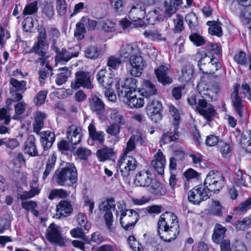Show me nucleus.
Segmentation results:
<instances>
[{"label":"nucleus","mask_w":251,"mask_h":251,"mask_svg":"<svg viewBox=\"0 0 251 251\" xmlns=\"http://www.w3.org/2000/svg\"><path fill=\"white\" fill-rule=\"evenodd\" d=\"M190 41L197 46H201L205 43L204 38L197 33H193L189 36Z\"/></svg>","instance_id":"bf43d9fd"},{"label":"nucleus","mask_w":251,"mask_h":251,"mask_svg":"<svg viewBox=\"0 0 251 251\" xmlns=\"http://www.w3.org/2000/svg\"><path fill=\"white\" fill-rule=\"evenodd\" d=\"M178 136L179 134L177 127L175 126L173 135H172L171 133L168 132L163 134L160 140L161 144L162 145V144H165L169 143L172 141H174L175 140L178 139Z\"/></svg>","instance_id":"79ce46f5"},{"label":"nucleus","mask_w":251,"mask_h":251,"mask_svg":"<svg viewBox=\"0 0 251 251\" xmlns=\"http://www.w3.org/2000/svg\"><path fill=\"white\" fill-rule=\"evenodd\" d=\"M146 109L147 115L152 121L156 123L161 120V102L157 100H151L147 103Z\"/></svg>","instance_id":"2eb2a0df"},{"label":"nucleus","mask_w":251,"mask_h":251,"mask_svg":"<svg viewBox=\"0 0 251 251\" xmlns=\"http://www.w3.org/2000/svg\"><path fill=\"white\" fill-rule=\"evenodd\" d=\"M161 12L160 8H158L152 11L149 12L147 14V17H148V20H150L151 22L162 21L163 18Z\"/></svg>","instance_id":"8fccbe9b"},{"label":"nucleus","mask_w":251,"mask_h":251,"mask_svg":"<svg viewBox=\"0 0 251 251\" xmlns=\"http://www.w3.org/2000/svg\"><path fill=\"white\" fill-rule=\"evenodd\" d=\"M121 126L117 124H111L106 129L107 134L116 138L115 144L119 141L118 135L120 132Z\"/></svg>","instance_id":"c03bdc74"},{"label":"nucleus","mask_w":251,"mask_h":251,"mask_svg":"<svg viewBox=\"0 0 251 251\" xmlns=\"http://www.w3.org/2000/svg\"><path fill=\"white\" fill-rule=\"evenodd\" d=\"M71 86L75 89L80 87L92 89L93 85L92 84L90 74L82 71L77 72L75 73V80L72 82Z\"/></svg>","instance_id":"9b49d317"},{"label":"nucleus","mask_w":251,"mask_h":251,"mask_svg":"<svg viewBox=\"0 0 251 251\" xmlns=\"http://www.w3.org/2000/svg\"><path fill=\"white\" fill-rule=\"evenodd\" d=\"M168 71L169 68L163 65L160 66L155 71L158 81L163 85L170 84L173 82L172 78L168 75Z\"/></svg>","instance_id":"4be33fe9"},{"label":"nucleus","mask_w":251,"mask_h":251,"mask_svg":"<svg viewBox=\"0 0 251 251\" xmlns=\"http://www.w3.org/2000/svg\"><path fill=\"white\" fill-rule=\"evenodd\" d=\"M86 28L84 24L81 19L76 24V28L75 30V37L78 40H80L84 38L86 33Z\"/></svg>","instance_id":"de8ad7c7"},{"label":"nucleus","mask_w":251,"mask_h":251,"mask_svg":"<svg viewBox=\"0 0 251 251\" xmlns=\"http://www.w3.org/2000/svg\"><path fill=\"white\" fill-rule=\"evenodd\" d=\"M174 32L175 33L181 32L184 28L183 17L180 15H177L176 19L174 20Z\"/></svg>","instance_id":"052dcab7"},{"label":"nucleus","mask_w":251,"mask_h":251,"mask_svg":"<svg viewBox=\"0 0 251 251\" xmlns=\"http://www.w3.org/2000/svg\"><path fill=\"white\" fill-rule=\"evenodd\" d=\"M177 9V7L176 6H175V5H174V4L170 1H165L164 2L163 8L161 9L160 8L163 18H169L172 15L176 12Z\"/></svg>","instance_id":"2f4dec72"},{"label":"nucleus","mask_w":251,"mask_h":251,"mask_svg":"<svg viewBox=\"0 0 251 251\" xmlns=\"http://www.w3.org/2000/svg\"><path fill=\"white\" fill-rule=\"evenodd\" d=\"M234 60L237 64L243 66L246 65L248 62L246 53L242 51L234 55Z\"/></svg>","instance_id":"680f3d73"},{"label":"nucleus","mask_w":251,"mask_h":251,"mask_svg":"<svg viewBox=\"0 0 251 251\" xmlns=\"http://www.w3.org/2000/svg\"><path fill=\"white\" fill-rule=\"evenodd\" d=\"M90 138L96 144H103L105 140V134L103 131H97L95 126L93 123L88 126Z\"/></svg>","instance_id":"393cba45"},{"label":"nucleus","mask_w":251,"mask_h":251,"mask_svg":"<svg viewBox=\"0 0 251 251\" xmlns=\"http://www.w3.org/2000/svg\"><path fill=\"white\" fill-rule=\"evenodd\" d=\"M239 84H237L234 88V92L231 96V101L232 105L235 112L242 117L243 114L244 105L241 99L238 95Z\"/></svg>","instance_id":"412c9836"},{"label":"nucleus","mask_w":251,"mask_h":251,"mask_svg":"<svg viewBox=\"0 0 251 251\" xmlns=\"http://www.w3.org/2000/svg\"><path fill=\"white\" fill-rule=\"evenodd\" d=\"M139 214L133 209L126 210V212L120 214V222L122 227L128 230L133 227L138 221Z\"/></svg>","instance_id":"9d476101"},{"label":"nucleus","mask_w":251,"mask_h":251,"mask_svg":"<svg viewBox=\"0 0 251 251\" xmlns=\"http://www.w3.org/2000/svg\"><path fill=\"white\" fill-rule=\"evenodd\" d=\"M106 69H101L97 75V79L99 83L105 89H110L114 82L113 74L110 73L108 75H106Z\"/></svg>","instance_id":"aec40b11"},{"label":"nucleus","mask_w":251,"mask_h":251,"mask_svg":"<svg viewBox=\"0 0 251 251\" xmlns=\"http://www.w3.org/2000/svg\"><path fill=\"white\" fill-rule=\"evenodd\" d=\"M48 46L46 44V42L39 41L34 43L32 48V51L35 52L42 57H44L46 54V50Z\"/></svg>","instance_id":"ea45409f"},{"label":"nucleus","mask_w":251,"mask_h":251,"mask_svg":"<svg viewBox=\"0 0 251 251\" xmlns=\"http://www.w3.org/2000/svg\"><path fill=\"white\" fill-rule=\"evenodd\" d=\"M169 111L174 120V126L177 127L180 120V114L178 110L173 105L169 106Z\"/></svg>","instance_id":"0e129e2a"},{"label":"nucleus","mask_w":251,"mask_h":251,"mask_svg":"<svg viewBox=\"0 0 251 251\" xmlns=\"http://www.w3.org/2000/svg\"><path fill=\"white\" fill-rule=\"evenodd\" d=\"M78 224L81 226H84V229L89 230L91 226V223L86 220V217L82 213H78L76 217Z\"/></svg>","instance_id":"6e6d98bb"},{"label":"nucleus","mask_w":251,"mask_h":251,"mask_svg":"<svg viewBox=\"0 0 251 251\" xmlns=\"http://www.w3.org/2000/svg\"><path fill=\"white\" fill-rule=\"evenodd\" d=\"M0 145L4 144L6 147L11 150H13L19 146V142L15 138L0 139Z\"/></svg>","instance_id":"5fc2aeb1"},{"label":"nucleus","mask_w":251,"mask_h":251,"mask_svg":"<svg viewBox=\"0 0 251 251\" xmlns=\"http://www.w3.org/2000/svg\"><path fill=\"white\" fill-rule=\"evenodd\" d=\"M46 118V114L41 112H37L35 114V121L34 123V131L38 133L44 126V120Z\"/></svg>","instance_id":"58836bf2"},{"label":"nucleus","mask_w":251,"mask_h":251,"mask_svg":"<svg viewBox=\"0 0 251 251\" xmlns=\"http://www.w3.org/2000/svg\"><path fill=\"white\" fill-rule=\"evenodd\" d=\"M153 181L151 174L149 171H142L136 176L134 183L140 187H149Z\"/></svg>","instance_id":"6ab92c4d"},{"label":"nucleus","mask_w":251,"mask_h":251,"mask_svg":"<svg viewBox=\"0 0 251 251\" xmlns=\"http://www.w3.org/2000/svg\"><path fill=\"white\" fill-rule=\"evenodd\" d=\"M58 71L63 72L57 75L55 82L57 85H61L66 82L68 78L71 76V73L66 67L59 68Z\"/></svg>","instance_id":"4c0bfd02"},{"label":"nucleus","mask_w":251,"mask_h":251,"mask_svg":"<svg viewBox=\"0 0 251 251\" xmlns=\"http://www.w3.org/2000/svg\"><path fill=\"white\" fill-rule=\"evenodd\" d=\"M115 206V201L113 198L106 199L99 205L100 210L105 212L103 218L105 224L110 232L114 231V227H113V216L111 210L112 208L114 209Z\"/></svg>","instance_id":"20e7f679"},{"label":"nucleus","mask_w":251,"mask_h":251,"mask_svg":"<svg viewBox=\"0 0 251 251\" xmlns=\"http://www.w3.org/2000/svg\"><path fill=\"white\" fill-rule=\"evenodd\" d=\"M67 137L72 146L78 144L81 140V128L75 125L71 126L67 129Z\"/></svg>","instance_id":"a211bd4d"},{"label":"nucleus","mask_w":251,"mask_h":251,"mask_svg":"<svg viewBox=\"0 0 251 251\" xmlns=\"http://www.w3.org/2000/svg\"><path fill=\"white\" fill-rule=\"evenodd\" d=\"M195 110L208 122L211 121L217 114L213 105L208 103L206 100L203 99L198 100Z\"/></svg>","instance_id":"1a4fd4ad"},{"label":"nucleus","mask_w":251,"mask_h":251,"mask_svg":"<svg viewBox=\"0 0 251 251\" xmlns=\"http://www.w3.org/2000/svg\"><path fill=\"white\" fill-rule=\"evenodd\" d=\"M90 109L97 114L101 115L104 110V104L98 97L94 96L90 101Z\"/></svg>","instance_id":"c85d7f7f"},{"label":"nucleus","mask_w":251,"mask_h":251,"mask_svg":"<svg viewBox=\"0 0 251 251\" xmlns=\"http://www.w3.org/2000/svg\"><path fill=\"white\" fill-rule=\"evenodd\" d=\"M197 89L202 97L211 100H216L217 95L220 91L217 85L208 84L204 82L199 83L197 86Z\"/></svg>","instance_id":"ddd939ff"},{"label":"nucleus","mask_w":251,"mask_h":251,"mask_svg":"<svg viewBox=\"0 0 251 251\" xmlns=\"http://www.w3.org/2000/svg\"><path fill=\"white\" fill-rule=\"evenodd\" d=\"M69 194L63 189H54L50 191L48 198L51 200L56 198L64 199L67 197Z\"/></svg>","instance_id":"49530a36"},{"label":"nucleus","mask_w":251,"mask_h":251,"mask_svg":"<svg viewBox=\"0 0 251 251\" xmlns=\"http://www.w3.org/2000/svg\"><path fill=\"white\" fill-rule=\"evenodd\" d=\"M146 15L145 3L139 2L132 5L129 12V18L134 23L136 27L143 26L145 23L143 20Z\"/></svg>","instance_id":"423d86ee"},{"label":"nucleus","mask_w":251,"mask_h":251,"mask_svg":"<svg viewBox=\"0 0 251 251\" xmlns=\"http://www.w3.org/2000/svg\"><path fill=\"white\" fill-rule=\"evenodd\" d=\"M110 118L119 125H123L125 123L124 116L116 109L111 110Z\"/></svg>","instance_id":"603ef678"},{"label":"nucleus","mask_w":251,"mask_h":251,"mask_svg":"<svg viewBox=\"0 0 251 251\" xmlns=\"http://www.w3.org/2000/svg\"><path fill=\"white\" fill-rule=\"evenodd\" d=\"M10 84L11 85L10 87L11 91L23 92L26 89V83L24 80L19 81L12 78L10 79Z\"/></svg>","instance_id":"a19ab883"},{"label":"nucleus","mask_w":251,"mask_h":251,"mask_svg":"<svg viewBox=\"0 0 251 251\" xmlns=\"http://www.w3.org/2000/svg\"><path fill=\"white\" fill-rule=\"evenodd\" d=\"M85 56L91 59H97L100 55V50L94 46L88 47L85 51Z\"/></svg>","instance_id":"3c124183"},{"label":"nucleus","mask_w":251,"mask_h":251,"mask_svg":"<svg viewBox=\"0 0 251 251\" xmlns=\"http://www.w3.org/2000/svg\"><path fill=\"white\" fill-rule=\"evenodd\" d=\"M139 51L137 43H133L123 46L120 50L121 57L127 58L129 55L136 54Z\"/></svg>","instance_id":"cd10ccee"},{"label":"nucleus","mask_w":251,"mask_h":251,"mask_svg":"<svg viewBox=\"0 0 251 251\" xmlns=\"http://www.w3.org/2000/svg\"><path fill=\"white\" fill-rule=\"evenodd\" d=\"M226 231V229L225 227L220 224H216L212 235L213 241L217 244L220 243L224 238Z\"/></svg>","instance_id":"7c9ffc66"},{"label":"nucleus","mask_w":251,"mask_h":251,"mask_svg":"<svg viewBox=\"0 0 251 251\" xmlns=\"http://www.w3.org/2000/svg\"><path fill=\"white\" fill-rule=\"evenodd\" d=\"M209 191L203 185L195 186L188 192V199L194 204H199L203 201H206L210 196Z\"/></svg>","instance_id":"0eeeda50"},{"label":"nucleus","mask_w":251,"mask_h":251,"mask_svg":"<svg viewBox=\"0 0 251 251\" xmlns=\"http://www.w3.org/2000/svg\"><path fill=\"white\" fill-rule=\"evenodd\" d=\"M35 138L33 135H30L25 143L24 151L31 156L38 155L37 149L35 143Z\"/></svg>","instance_id":"bb28decb"},{"label":"nucleus","mask_w":251,"mask_h":251,"mask_svg":"<svg viewBox=\"0 0 251 251\" xmlns=\"http://www.w3.org/2000/svg\"><path fill=\"white\" fill-rule=\"evenodd\" d=\"M198 65L200 69L206 73H213L221 68V64L216 58H211L207 55L201 58L198 62Z\"/></svg>","instance_id":"f8f14e48"},{"label":"nucleus","mask_w":251,"mask_h":251,"mask_svg":"<svg viewBox=\"0 0 251 251\" xmlns=\"http://www.w3.org/2000/svg\"><path fill=\"white\" fill-rule=\"evenodd\" d=\"M158 234L165 242H170L176 239L179 233V225L176 216L173 213H162L157 223Z\"/></svg>","instance_id":"f257e3e1"},{"label":"nucleus","mask_w":251,"mask_h":251,"mask_svg":"<svg viewBox=\"0 0 251 251\" xmlns=\"http://www.w3.org/2000/svg\"><path fill=\"white\" fill-rule=\"evenodd\" d=\"M241 16L247 23L251 22V5L247 6L241 13Z\"/></svg>","instance_id":"774afa93"},{"label":"nucleus","mask_w":251,"mask_h":251,"mask_svg":"<svg viewBox=\"0 0 251 251\" xmlns=\"http://www.w3.org/2000/svg\"><path fill=\"white\" fill-rule=\"evenodd\" d=\"M97 156L101 162L112 160L116 155L117 151L107 146L100 149L97 151Z\"/></svg>","instance_id":"b1692460"},{"label":"nucleus","mask_w":251,"mask_h":251,"mask_svg":"<svg viewBox=\"0 0 251 251\" xmlns=\"http://www.w3.org/2000/svg\"><path fill=\"white\" fill-rule=\"evenodd\" d=\"M185 20L191 30H195L196 29L197 25V17L194 13L188 14L185 17Z\"/></svg>","instance_id":"13d9d810"},{"label":"nucleus","mask_w":251,"mask_h":251,"mask_svg":"<svg viewBox=\"0 0 251 251\" xmlns=\"http://www.w3.org/2000/svg\"><path fill=\"white\" fill-rule=\"evenodd\" d=\"M73 210L71 204L66 201H61L56 206V211L61 216H68Z\"/></svg>","instance_id":"473e14b6"},{"label":"nucleus","mask_w":251,"mask_h":251,"mask_svg":"<svg viewBox=\"0 0 251 251\" xmlns=\"http://www.w3.org/2000/svg\"><path fill=\"white\" fill-rule=\"evenodd\" d=\"M225 185V178L219 171H211L207 175L203 185L206 189L214 193L219 192Z\"/></svg>","instance_id":"7ed1b4c3"},{"label":"nucleus","mask_w":251,"mask_h":251,"mask_svg":"<svg viewBox=\"0 0 251 251\" xmlns=\"http://www.w3.org/2000/svg\"><path fill=\"white\" fill-rule=\"evenodd\" d=\"M27 104L24 101L18 102L14 105L15 114L12 116V119L18 120L21 118V115L23 114L26 108Z\"/></svg>","instance_id":"37998d69"},{"label":"nucleus","mask_w":251,"mask_h":251,"mask_svg":"<svg viewBox=\"0 0 251 251\" xmlns=\"http://www.w3.org/2000/svg\"><path fill=\"white\" fill-rule=\"evenodd\" d=\"M48 94V91L43 90L39 92L34 99V102L37 105H41L44 103Z\"/></svg>","instance_id":"e2e57ef3"},{"label":"nucleus","mask_w":251,"mask_h":251,"mask_svg":"<svg viewBox=\"0 0 251 251\" xmlns=\"http://www.w3.org/2000/svg\"><path fill=\"white\" fill-rule=\"evenodd\" d=\"M129 63L131 66L130 74L134 76H139L146 66V62L142 56L138 54H132L129 58Z\"/></svg>","instance_id":"4468645a"},{"label":"nucleus","mask_w":251,"mask_h":251,"mask_svg":"<svg viewBox=\"0 0 251 251\" xmlns=\"http://www.w3.org/2000/svg\"><path fill=\"white\" fill-rule=\"evenodd\" d=\"M251 224V219L249 217H245L242 220L235 222L234 226L237 230H245L250 227Z\"/></svg>","instance_id":"09e8293b"},{"label":"nucleus","mask_w":251,"mask_h":251,"mask_svg":"<svg viewBox=\"0 0 251 251\" xmlns=\"http://www.w3.org/2000/svg\"><path fill=\"white\" fill-rule=\"evenodd\" d=\"M54 176L57 183L60 186L69 185L75 183L77 179L76 168L74 164L67 163L61 171H57Z\"/></svg>","instance_id":"f03ea898"},{"label":"nucleus","mask_w":251,"mask_h":251,"mask_svg":"<svg viewBox=\"0 0 251 251\" xmlns=\"http://www.w3.org/2000/svg\"><path fill=\"white\" fill-rule=\"evenodd\" d=\"M194 69L191 66H186L182 69L178 80L181 82H187L193 78Z\"/></svg>","instance_id":"f704fd0d"},{"label":"nucleus","mask_w":251,"mask_h":251,"mask_svg":"<svg viewBox=\"0 0 251 251\" xmlns=\"http://www.w3.org/2000/svg\"><path fill=\"white\" fill-rule=\"evenodd\" d=\"M207 25L209 26L208 32L212 35L220 37L222 35V24L214 21H208Z\"/></svg>","instance_id":"c9c22d12"},{"label":"nucleus","mask_w":251,"mask_h":251,"mask_svg":"<svg viewBox=\"0 0 251 251\" xmlns=\"http://www.w3.org/2000/svg\"><path fill=\"white\" fill-rule=\"evenodd\" d=\"M51 49L56 53L55 56L56 65L58 64H65L73 57H77L79 54L78 50L73 51L72 49L67 50L65 48H63L61 50H60L54 43L51 46Z\"/></svg>","instance_id":"6e6552de"},{"label":"nucleus","mask_w":251,"mask_h":251,"mask_svg":"<svg viewBox=\"0 0 251 251\" xmlns=\"http://www.w3.org/2000/svg\"><path fill=\"white\" fill-rule=\"evenodd\" d=\"M40 141L44 150L50 148L55 141V134L50 131H43L40 133Z\"/></svg>","instance_id":"a878e982"},{"label":"nucleus","mask_w":251,"mask_h":251,"mask_svg":"<svg viewBox=\"0 0 251 251\" xmlns=\"http://www.w3.org/2000/svg\"><path fill=\"white\" fill-rule=\"evenodd\" d=\"M135 139L134 136H131L126 143V149L122 154L128 155L130 152L135 149L136 147Z\"/></svg>","instance_id":"338daca9"},{"label":"nucleus","mask_w":251,"mask_h":251,"mask_svg":"<svg viewBox=\"0 0 251 251\" xmlns=\"http://www.w3.org/2000/svg\"><path fill=\"white\" fill-rule=\"evenodd\" d=\"M143 34L145 37L153 41H165L166 40V36L157 30L145 31Z\"/></svg>","instance_id":"72a5a7b5"},{"label":"nucleus","mask_w":251,"mask_h":251,"mask_svg":"<svg viewBox=\"0 0 251 251\" xmlns=\"http://www.w3.org/2000/svg\"><path fill=\"white\" fill-rule=\"evenodd\" d=\"M40 191L41 189L40 188L33 187V185H32L29 191H24L22 193H18V198L22 201H25L38 195L40 193Z\"/></svg>","instance_id":"e433bc0d"},{"label":"nucleus","mask_w":251,"mask_h":251,"mask_svg":"<svg viewBox=\"0 0 251 251\" xmlns=\"http://www.w3.org/2000/svg\"><path fill=\"white\" fill-rule=\"evenodd\" d=\"M149 191L156 196H164L167 193V189L164 185L153 180L150 186Z\"/></svg>","instance_id":"c756f323"},{"label":"nucleus","mask_w":251,"mask_h":251,"mask_svg":"<svg viewBox=\"0 0 251 251\" xmlns=\"http://www.w3.org/2000/svg\"><path fill=\"white\" fill-rule=\"evenodd\" d=\"M46 237L50 243L60 246H66V240L61 236L59 227L54 224L49 226Z\"/></svg>","instance_id":"f3484780"},{"label":"nucleus","mask_w":251,"mask_h":251,"mask_svg":"<svg viewBox=\"0 0 251 251\" xmlns=\"http://www.w3.org/2000/svg\"><path fill=\"white\" fill-rule=\"evenodd\" d=\"M37 2H31L27 5L24 8L23 14L25 15H31L37 11Z\"/></svg>","instance_id":"69168bd1"},{"label":"nucleus","mask_w":251,"mask_h":251,"mask_svg":"<svg viewBox=\"0 0 251 251\" xmlns=\"http://www.w3.org/2000/svg\"><path fill=\"white\" fill-rule=\"evenodd\" d=\"M128 245L133 251H141L142 250V245L136 240L134 236H129L127 239Z\"/></svg>","instance_id":"864d4df0"},{"label":"nucleus","mask_w":251,"mask_h":251,"mask_svg":"<svg viewBox=\"0 0 251 251\" xmlns=\"http://www.w3.org/2000/svg\"><path fill=\"white\" fill-rule=\"evenodd\" d=\"M121 60L119 57L111 56L108 58L107 65L110 69H117L121 64Z\"/></svg>","instance_id":"4d7b16f0"},{"label":"nucleus","mask_w":251,"mask_h":251,"mask_svg":"<svg viewBox=\"0 0 251 251\" xmlns=\"http://www.w3.org/2000/svg\"><path fill=\"white\" fill-rule=\"evenodd\" d=\"M142 94L138 90L136 91H127L125 94L126 103L130 108H140L144 105V100Z\"/></svg>","instance_id":"dca6fc26"},{"label":"nucleus","mask_w":251,"mask_h":251,"mask_svg":"<svg viewBox=\"0 0 251 251\" xmlns=\"http://www.w3.org/2000/svg\"><path fill=\"white\" fill-rule=\"evenodd\" d=\"M56 160V156L54 154H52L49 158L45 170L42 176V179L45 180L49 175L52 170L53 169Z\"/></svg>","instance_id":"a18cd8bd"},{"label":"nucleus","mask_w":251,"mask_h":251,"mask_svg":"<svg viewBox=\"0 0 251 251\" xmlns=\"http://www.w3.org/2000/svg\"><path fill=\"white\" fill-rule=\"evenodd\" d=\"M142 88L138 89L142 96L149 97L157 94V89L154 85L149 80H144L142 82Z\"/></svg>","instance_id":"5701e85b"},{"label":"nucleus","mask_w":251,"mask_h":251,"mask_svg":"<svg viewBox=\"0 0 251 251\" xmlns=\"http://www.w3.org/2000/svg\"><path fill=\"white\" fill-rule=\"evenodd\" d=\"M117 166L122 176L126 177L129 175L130 171L135 169L137 161L132 156L121 154L117 162Z\"/></svg>","instance_id":"39448f33"}]
</instances>
